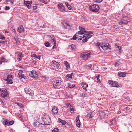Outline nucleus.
Listing matches in <instances>:
<instances>
[{"label": "nucleus", "mask_w": 132, "mask_h": 132, "mask_svg": "<svg viewBox=\"0 0 132 132\" xmlns=\"http://www.w3.org/2000/svg\"><path fill=\"white\" fill-rule=\"evenodd\" d=\"M90 53L84 52L82 53L80 56L83 59L87 60L88 58L90 57Z\"/></svg>", "instance_id": "6"}, {"label": "nucleus", "mask_w": 132, "mask_h": 132, "mask_svg": "<svg viewBox=\"0 0 132 132\" xmlns=\"http://www.w3.org/2000/svg\"><path fill=\"white\" fill-rule=\"evenodd\" d=\"M53 41L54 42V45L53 46V48H52L53 49L56 48V45H56V43H55V42L54 40H53Z\"/></svg>", "instance_id": "51"}, {"label": "nucleus", "mask_w": 132, "mask_h": 132, "mask_svg": "<svg viewBox=\"0 0 132 132\" xmlns=\"http://www.w3.org/2000/svg\"><path fill=\"white\" fill-rule=\"evenodd\" d=\"M115 46L117 47V48H118L119 49V50H121V47H120V46H118V45L117 44H115Z\"/></svg>", "instance_id": "40"}, {"label": "nucleus", "mask_w": 132, "mask_h": 132, "mask_svg": "<svg viewBox=\"0 0 132 132\" xmlns=\"http://www.w3.org/2000/svg\"><path fill=\"white\" fill-rule=\"evenodd\" d=\"M16 55L18 56L17 60L19 61H21L23 56L22 53L18 51L16 53Z\"/></svg>", "instance_id": "13"}, {"label": "nucleus", "mask_w": 132, "mask_h": 132, "mask_svg": "<svg viewBox=\"0 0 132 132\" xmlns=\"http://www.w3.org/2000/svg\"><path fill=\"white\" fill-rule=\"evenodd\" d=\"M5 59L3 57H1L0 59V64H1L2 62H5Z\"/></svg>", "instance_id": "28"}, {"label": "nucleus", "mask_w": 132, "mask_h": 132, "mask_svg": "<svg viewBox=\"0 0 132 132\" xmlns=\"http://www.w3.org/2000/svg\"><path fill=\"white\" fill-rule=\"evenodd\" d=\"M108 82L109 84H113V82H112L111 81H108Z\"/></svg>", "instance_id": "56"}, {"label": "nucleus", "mask_w": 132, "mask_h": 132, "mask_svg": "<svg viewBox=\"0 0 132 132\" xmlns=\"http://www.w3.org/2000/svg\"><path fill=\"white\" fill-rule=\"evenodd\" d=\"M114 123L115 121L114 120H112V121H110V125H112L113 124V123Z\"/></svg>", "instance_id": "43"}, {"label": "nucleus", "mask_w": 132, "mask_h": 132, "mask_svg": "<svg viewBox=\"0 0 132 132\" xmlns=\"http://www.w3.org/2000/svg\"><path fill=\"white\" fill-rule=\"evenodd\" d=\"M14 121H9V124L7 125V126H10L13 125L14 123Z\"/></svg>", "instance_id": "38"}, {"label": "nucleus", "mask_w": 132, "mask_h": 132, "mask_svg": "<svg viewBox=\"0 0 132 132\" xmlns=\"http://www.w3.org/2000/svg\"><path fill=\"white\" fill-rule=\"evenodd\" d=\"M6 78L9 79H12V76L11 75H9L7 76Z\"/></svg>", "instance_id": "35"}, {"label": "nucleus", "mask_w": 132, "mask_h": 132, "mask_svg": "<svg viewBox=\"0 0 132 132\" xmlns=\"http://www.w3.org/2000/svg\"><path fill=\"white\" fill-rule=\"evenodd\" d=\"M0 94L1 97H7V93L6 89L3 90L0 89Z\"/></svg>", "instance_id": "8"}, {"label": "nucleus", "mask_w": 132, "mask_h": 132, "mask_svg": "<svg viewBox=\"0 0 132 132\" xmlns=\"http://www.w3.org/2000/svg\"><path fill=\"white\" fill-rule=\"evenodd\" d=\"M24 30L22 26H21L18 27L17 29V31L20 33H21Z\"/></svg>", "instance_id": "21"}, {"label": "nucleus", "mask_w": 132, "mask_h": 132, "mask_svg": "<svg viewBox=\"0 0 132 132\" xmlns=\"http://www.w3.org/2000/svg\"><path fill=\"white\" fill-rule=\"evenodd\" d=\"M50 43L48 42H46L45 43V46L47 47H48L49 46Z\"/></svg>", "instance_id": "33"}, {"label": "nucleus", "mask_w": 132, "mask_h": 132, "mask_svg": "<svg viewBox=\"0 0 132 132\" xmlns=\"http://www.w3.org/2000/svg\"><path fill=\"white\" fill-rule=\"evenodd\" d=\"M96 46L97 47L101 50L100 47L104 50H106L109 48L110 46L108 43H106L102 45L100 43H96L95 44Z\"/></svg>", "instance_id": "3"}, {"label": "nucleus", "mask_w": 132, "mask_h": 132, "mask_svg": "<svg viewBox=\"0 0 132 132\" xmlns=\"http://www.w3.org/2000/svg\"><path fill=\"white\" fill-rule=\"evenodd\" d=\"M58 67L57 66V68L56 67H54V66L53 69L55 70L56 71H57L58 69Z\"/></svg>", "instance_id": "53"}, {"label": "nucleus", "mask_w": 132, "mask_h": 132, "mask_svg": "<svg viewBox=\"0 0 132 132\" xmlns=\"http://www.w3.org/2000/svg\"><path fill=\"white\" fill-rule=\"evenodd\" d=\"M52 112L54 114H57L58 113V110L57 108L55 106H54L52 108Z\"/></svg>", "instance_id": "16"}, {"label": "nucleus", "mask_w": 132, "mask_h": 132, "mask_svg": "<svg viewBox=\"0 0 132 132\" xmlns=\"http://www.w3.org/2000/svg\"><path fill=\"white\" fill-rule=\"evenodd\" d=\"M61 23L63 27L66 29H70L71 28V26L68 23H66L64 21H62L61 22Z\"/></svg>", "instance_id": "10"}, {"label": "nucleus", "mask_w": 132, "mask_h": 132, "mask_svg": "<svg viewBox=\"0 0 132 132\" xmlns=\"http://www.w3.org/2000/svg\"><path fill=\"white\" fill-rule=\"evenodd\" d=\"M99 76H97L96 77V79L97 80V82L100 83V79L99 78Z\"/></svg>", "instance_id": "37"}, {"label": "nucleus", "mask_w": 132, "mask_h": 132, "mask_svg": "<svg viewBox=\"0 0 132 132\" xmlns=\"http://www.w3.org/2000/svg\"><path fill=\"white\" fill-rule=\"evenodd\" d=\"M81 84L84 89H86V88L88 87V85L86 83L82 82Z\"/></svg>", "instance_id": "20"}, {"label": "nucleus", "mask_w": 132, "mask_h": 132, "mask_svg": "<svg viewBox=\"0 0 132 132\" xmlns=\"http://www.w3.org/2000/svg\"><path fill=\"white\" fill-rule=\"evenodd\" d=\"M40 56H41L40 55H38L37 56V57H35L37 59H38L39 60L40 59Z\"/></svg>", "instance_id": "47"}, {"label": "nucleus", "mask_w": 132, "mask_h": 132, "mask_svg": "<svg viewBox=\"0 0 132 132\" xmlns=\"http://www.w3.org/2000/svg\"><path fill=\"white\" fill-rule=\"evenodd\" d=\"M88 66L89 67V68L90 69L92 67V65L91 64H89Z\"/></svg>", "instance_id": "58"}, {"label": "nucleus", "mask_w": 132, "mask_h": 132, "mask_svg": "<svg viewBox=\"0 0 132 132\" xmlns=\"http://www.w3.org/2000/svg\"><path fill=\"white\" fill-rule=\"evenodd\" d=\"M2 40V39H0V43H3L5 42Z\"/></svg>", "instance_id": "55"}, {"label": "nucleus", "mask_w": 132, "mask_h": 132, "mask_svg": "<svg viewBox=\"0 0 132 132\" xmlns=\"http://www.w3.org/2000/svg\"><path fill=\"white\" fill-rule=\"evenodd\" d=\"M31 57H37V55L33 53H32Z\"/></svg>", "instance_id": "46"}, {"label": "nucleus", "mask_w": 132, "mask_h": 132, "mask_svg": "<svg viewBox=\"0 0 132 132\" xmlns=\"http://www.w3.org/2000/svg\"><path fill=\"white\" fill-rule=\"evenodd\" d=\"M32 7L33 8V10H36L37 7V6L36 5H35V6H33Z\"/></svg>", "instance_id": "45"}, {"label": "nucleus", "mask_w": 132, "mask_h": 132, "mask_svg": "<svg viewBox=\"0 0 132 132\" xmlns=\"http://www.w3.org/2000/svg\"><path fill=\"white\" fill-rule=\"evenodd\" d=\"M89 7L90 10L93 12H97L100 9L99 6L95 4L90 6Z\"/></svg>", "instance_id": "4"}, {"label": "nucleus", "mask_w": 132, "mask_h": 132, "mask_svg": "<svg viewBox=\"0 0 132 132\" xmlns=\"http://www.w3.org/2000/svg\"><path fill=\"white\" fill-rule=\"evenodd\" d=\"M129 22V18L127 16L123 17L121 21L119 22L120 24L122 25V24H127L128 22Z\"/></svg>", "instance_id": "5"}, {"label": "nucleus", "mask_w": 132, "mask_h": 132, "mask_svg": "<svg viewBox=\"0 0 132 132\" xmlns=\"http://www.w3.org/2000/svg\"><path fill=\"white\" fill-rule=\"evenodd\" d=\"M65 5H66L67 6V5H68V3H67V2H65Z\"/></svg>", "instance_id": "61"}, {"label": "nucleus", "mask_w": 132, "mask_h": 132, "mask_svg": "<svg viewBox=\"0 0 132 132\" xmlns=\"http://www.w3.org/2000/svg\"><path fill=\"white\" fill-rule=\"evenodd\" d=\"M52 63L53 64V65L54 66V67H57V66L58 65V62H56L54 61H52Z\"/></svg>", "instance_id": "27"}, {"label": "nucleus", "mask_w": 132, "mask_h": 132, "mask_svg": "<svg viewBox=\"0 0 132 132\" xmlns=\"http://www.w3.org/2000/svg\"><path fill=\"white\" fill-rule=\"evenodd\" d=\"M75 86L74 85H73V84H68V87H69V88H71L74 87Z\"/></svg>", "instance_id": "32"}, {"label": "nucleus", "mask_w": 132, "mask_h": 132, "mask_svg": "<svg viewBox=\"0 0 132 132\" xmlns=\"http://www.w3.org/2000/svg\"><path fill=\"white\" fill-rule=\"evenodd\" d=\"M30 76L32 78L36 79L37 78L38 74L34 70H32L29 72Z\"/></svg>", "instance_id": "7"}, {"label": "nucleus", "mask_w": 132, "mask_h": 132, "mask_svg": "<svg viewBox=\"0 0 132 132\" xmlns=\"http://www.w3.org/2000/svg\"><path fill=\"white\" fill-rule=\"evenodd\" d=\"M58 9L61 12H64L65 11V7L62 3L58 4Z\"/></svg>", "instance_id": "12"}, {"label": "nucleus", "mask_w": 132, "mask_h": 132, "mask_svg": "<svg viewBox=\"0 0 132 132\" xmlns=\"http://www.w3.org/2000/svg\"><path fill=\"white\" fill-rule=\"evenodd\" d=\"M72 50H74L76 48L75 46L73 44H71L70 46Z\"/></svg>", "instance_id": "31"}, {"label": "nucleus", "mask_w": 132, "mask_h": 132, "mask_svg": "<svg viewBox=\"0 0 132 132\" xmlns=\"http://www.w3.org/2000/svg\"><path fill=\"white\" fill-rule=\"evenodd\" d=\"M52 132H58V128H54L52 130Z\"/></svg>", "instance_id": "39"}, {"label": "nucleus", "mask_w": 132, "mask_h": 132, "mask_svg": "<svg viewBox=\"0 0 132 132\" xmlns=\"http://www.w3.org/2000/svg\"><path fill=\"white\" fill-rule=\"evenodd\" d=\"M0 39L2 40H4L5 39V37L3 35L0 34Z\"/></svg>", "instance_id": "34"}, {"label": "nucleus", "mask_w": 132, "mask_h": 132, "mask_svg": "<svg viewBox=\"0 0 132 132\" xmlns=\"http://www.w3.org/2000/svg\"><path fill=\"white\" fill-rule=\"evenodd\" d=\"M24 92L27 94L30 95L31 96L34 95V91L28 88H25L24 89Z\"/></svg>", "instance_id": "9"}, {"label": "nucleus", "mask_w": 132, "mask_h": 132, "mask_svg": "<svg viewBox=\"0 0 132 132\" xmlns=\"http://www.w3.org/2000/svg\"><path fill=\"white\" fill-rule=\"evenodd\" d=\"M115 65L116 66H117L118 65V64L116 62L115 64Z\"/></svg>", "instance_id": "59"}, {"label": "nucleus", "mask_w": 132, "mask_h": 132, "mask_svg": "<svg viewBox=\"0 0 132 132\" xmlns=\"http://www.w3.org/2000/svg\"><path fill=\"white\" fill-rule=\"evenodd\" d=\"M34 127L35 128H41V125L42 124V123L40 124L39 122L37 121L35 122L34 123Z\"/></svg>", "instance_id": "15"}, {"label": "nucleus", "mask_w": 132, "mask_h": 132, "mask_svg": "<svg viewBox=\"0 0 132 132\" xmlns=\"http://www.w3.org/2000/svg\"><path fill=\"white\" fill-rule=\"evenodd\" d=\"M100 117H101V116H101V113H100Z\"/></svg>", "instance_id": "63"}, {"label": "nucleus", "mask_w": 132, "mask_h": 132, "mask_svg": "<svg viewBox=\"0 0 132 132\" xmlns=\"http://www.w3.org/2000/svg\"><path fill=\"white\" fill-rule=\"evenodd\" d=\"M73 73H72L70 74H68L66 76V77L67 79L72 78V76Z\"/></svg>", "instance_id": "26"}, {"label": "nucleus", "mask_w": 132, "mask_h": 132, "mask_svg": "<svg viewBox=\"0 0 132 132\" xmlns=\"http://www.w3.org/2000/svg\"><path fill=\"white\" fill-rule=\"evenodd\" d=\"M2 121L3 124L4 125H7L9 124V121L8 120L3 118L2 119Z\"/></svg>", "instance_id": "19"}, {"label": "nucleus", "mask_w": 132, "mask_h": 132, "mask_svg": "<svg viewBox=\"0 0 132 132\" xmlns=\"http://www.w3.org/2000/svg\"><path fill=\"white\" fill-rule=\"evenodd\" d=\"M8 32H9L8 31H5V33H8Z\"/></svg>", "instance_id": "62"}, {"label": "nucleus", "mask_w": 132, "mask_h": 132, "mask_svg": "<svg viewBox=\"0 0 132 132\" xmlns=\"http://www.w3.org/2000/svg\"><path fill=\"white\" fill-rule=\"evenodd\" d=\"M62 82L61 80H58V85H60L61 84Z\"/></svg>", "instance_id": "52"}, {"label": "nucleus", "mask_w": 132, "mask_h": 132, "mask_svg": "<svg viewBox=\"0 0 132 132\" xmlns=\"http://www.w3.org/2000/svg\"><path fill=\"white\" fill-rule=\"evenodd\" d=\"M24 4L26 5L28 9H30L31 8V5L32 4V1H24Z\"/></svg>", "instance_id": "14"}, {"label": "nucleus", "mask_w": 132, "mask_h": 132, "mask_svg": "<svg viewBox=\"0 0 132 132\" xmlns=\"http://www.w3.org/2000/svg\"><path fill=\"white\" fill-rule=\"evenodd\" d=\"M118 75L120 77H124L126 76V73L125 72H119L118 73Z\"/></svg>", "instance_id": "22"}, {"label": "nucleus", "mask_w": 132, "mask_h": 132, "mask_svg": "<svg viewBox=\"0 0 132 132\" xmlns=\"http://www.w3.org/2000/svg\"><path fill=\"white\" fill-rule=\"evenodd\" d=\"M43 27V28H45L46 27H45L43 25V27Z\"/></svg>", "instance_id": "64"}, {"label": "nucleus", "mask_w": 132, "mask_h": 132, "mask_svg": "<svg viewBox=\"0 0 132 132\" xmlns=\"http://www.w3.org/2000/svg\"><path fill=\"white\" fill-rule=\"evenodd\" d=\"M55 84H53V87L55 88H56V87H57V84L58 83V82H56V83H55Z\"/></svg>", "instance_id": "42"}, {"label": "nucleus", "mask_w": 132, "mask_h": 132, "mask_svg": "<svg viewBox=\"0 0 132 132\" xmlns=\"http://www.w3.org/2000/svg\"><path fill=\"white\" fill-rule=\"evenodd\" d=\"M17 104L18 105V106H19L21 108L23 107V105H22V104L21 103H17Z\"/></svg>", "instance_id": "48"}, {"label": "nucleus", "mask_w": 132, "mask_h": 132, "mask_svg": "<svg viewBox=\"0 0 132 132\" xmlns=\"http://www.w3.org/2000/svg\"><path fill=\"white\" fill-rule=\"evenodd\" d=\"M24 72L22 71L21 70H19L18 73V75L19 76V78L20 79H21L22 78L25 79V76L24 74Z\"/></svg>", "instance_id": "11"}, {"label": "nucleus", "mask_w": 132, "mask_h": 132, "mask_svg": "<svg viewBox=\"0 0 132 132\" xmlns=\"http://www.w3.org/2000/svg\"><path fill=\"white\" fill-rule=\"evenodd\" d=\"M112 86L113 87H117L118 86V85L117 84V83L116 82H113V84H112Z\"/></svg>", "instance_id": "29"}, {"label": "nucleus", "mask_w": 132, "mask_h": 132, "mask_svg": "<svg viewBox=\"0 0 132 132\" xmlns=\"http://www.w3.org/2000/svg\"><path fill=\"white\" fill-rule=\"evenodd\" d=\"M12 31L15 34V35L16 37H17L18 36V34H16V31L14 29H13L12 30Z\"/></svg>", "instance_id": "41"}, {"label": "nucleus", "mask_w": 132, "mask_h": 132, "mask_svg": "<svg viewBox=\"0 0 132 132\" xmlns=\"http://www.w3.org/2000/svg\"><path fill=\"white\" fill-rule=\"evenodd\" d=\"M14 39L16 41V43H19V42H18V39L17 37H14Z\"/></svg>", "instance_id": "36"}, {"label": "nucleus", "mask_w": 132, "mask_h": 132, "mask_svg": "<svg viewBox=\"0 0 132 132\" xmlns=\"http://www.w3.org/2000/svg\"><path fill=\"white\" fill-rule=\"evenodd\" d=\"M103 0H94V1L97 3H100Z\"/></svg>", "instance_id": "49"}, {"label": "nucleus", "mask_w": 132, "mask_h": 132, "mask_svg": "<svg viewBox=\"0 0 132 132\" xmlns=\"http://www.w3.org/2000/svg\"><path fill=\"white\" fill-rule=\"evenodd\" d=\"M10 9L9 7L8 6H6V8H5V10H9Z\"/></svg>", "instance_id": "54"}, {"label": "nucleus", "mask_w": 132, "mask_h": 132, "mask_svg": "<svg viewBox=\"0 0 132 132\" xmlns=\"http://www.w3.org/2000/svg\"><path fill=\"white\" fill-rule=\"evenodd\" d=\"M76 125L78 127H80V121L79 119V117L78 116H77L76 118Z\"/></svg>", "instance_id": "18"}, {"label": "nucleus", "mask_w": 132, "mask_h": 132, "mask_svg": "<svg viewBox=\"0 0 132 132\" xmlns=\"http://www.w3.org/2000/svg\"><path fill=\"white\" fill-rule=\"evenodd\" d=\"M79 29L80 31L77 32L74 35L73 37L71 38V40H82L83 42H87L88 39L90 38L92 36L90 35L92 34L91 31H86L85 29L81 27H79Z\"/></svg>", "instance_id": "1"}, {"label": "nucleus", "mask_w": 132, "mask_h": 132, "mask_svg": "<svg viewBox=\"0 0 132 132\" xmlns=\"http://www.w3.org/2000/svg\"><path fill=\"white\" fill-rule=\"evenodd\" d=\"M58 66H58V68L59 69H60L61 68V66H60V64H59V63H58Z\"/></svg>", "instance_id": "60"}, {"label": "nucleus", "mask_w": 132, "mask_h": 132, "mask_svg": "<svg viewBox=\"0 0 132 132\" xmlns=\"http://www.w3.org/2000/svg\"><path fill=\"white\" fill-rule=\"evenodd\" d=\"M40 1L41 2L44 3L45 4H47V3L45 0H40Z\"/></svg>", "instance_id": "44"}, {"label": "nucleus", "mask_w": 132, "mask_h": 132, "mask_svg": "<svg viewBox=\"0 0 132 132\" xmlns=\"http://www.w3.org/2000/svg\"><path fill=\"white\" fill-rule=\"evenodd\" d=\"M70 111H74V110L73 109V108L72 107L71 108H70Z\"/></svg>", "instance_id": "57"}, {"label": "nucleus", "mask_w": 132, "mask_h": 132, "mask_svg": "<svg viewBox=\"0 0 132 132\" xmlns=\"http://www.w3.org/2000/svg\"><path fill=\"white\" fill-rule=\"evenodd\" d=\"M67 7L69 10H71V6L69 5H67Z\"/></svg>", "instance_id": "50"}, {"label": "nucleus", "mask_w": 132, "mask_h": 132, "mask_svg": "<svg viewBox=\"0 0 132 132\" xmlns=\"http://www.w3.org/2000/svg\"><path fill=\"white\" fill-rule=\"evenodd\" d=\"M64 125H65V127H67V128H71V124L70 123H67L66 122V123H65Z\"/></svg>", "instance_id": "25"}, {"label": "nucleus", "mask_w": 132, "mask_h": 132, "mask_svg": "<svg viewBox=\"0 0 132 132\" xmlns=\"http://www.w3.org/2000/svg\"><path fill=\"white\" fill-rule=\"evenodd\" d=\"M4 80L5 81H7V84H12L13 82L12 81V79H9L7 78H6Z\"/></svg>", "instance_id": "24"}, {"label": "nucleus", "mask_w": 132, "mask_h": 132, "mask_svg": "<svg viewBox=\"0 0 132 132\" xmlns=\"http://www.w3.org/2000/svg\"><path fill=\"white\" fill-rule=\"evenodd\" d=\"M42 121H43L45 125H50L51 123L50 117L47 114H44L41 116Z\"/></svg>", "instance_id": "2"}, {"label": "nucleus", "mask_w": 132, "mask_h": 132, "mask_svg": "<svg viewBox=\"0 0 132 132\" xmlns=\"http://www.w3.org/2000/svg\"><path fill=\"white\" fill-rule=\"evenodd\" d=\"M87 117L89 118H91L93 116L92 114L91 113H89L87 114Z\"/></svg>", "instance_id": "30"}, {"label": "nucleus", "mask_w": 132, "mask_h": 132, "mask_svg": "<svg viewBox=\"0 0 132 132\" xmlns=\"http://www.w3.org/2000/svg\"><path fill=\"white\" fill-rule=\"evenodd\" d=\"M58 122L59 123L60 125H64L66 123V121L64 120H62L58 118Z\"/></svg>", "instance_id": "17"}, {"label": "nucleus", "mask_w": 132, "mask_h": 132, "mask_svg": "<svg viewBox=\"0 0 132 132\" xmlns=\"http://www.w3.org/2000/svg\"><path fill=\"white\" fill-rule=\"evenodd\" d=\"M64 64L66 67V69L67 70L70 68L69 64L67 61H64Z\"/></svg>", "instance_id": "23"}]
</instances>
